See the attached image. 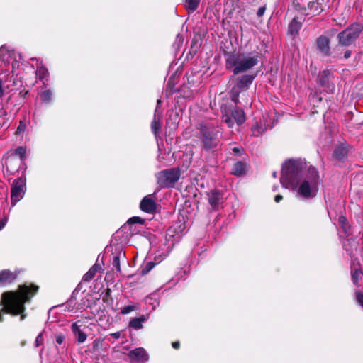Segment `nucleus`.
Segmentation results:
<instances>
[{"instance_id": "f257e3e1", "label": "nucleus", "mask_w": 363, "mask_h": 363, "mask_svg": "<svg viewBox=\"0 0 363 363\" xmlns=\"http://www.w3.org/2000/svg\"><path fill=\"white\" fill-rule=\"evenodd\" d=\"M281 185L286 189H296L298 194L304 199L314 197L320 184L319 172L313 167H307L304 160H289L284 162L280 178Z\"/></svg>"}, {"instance_id": "f03ea898", "label": "nucleus", "mask_w": 363, "mask_h": 363, "mask_svg": "<svg viewBox=\"0 0 363 363\" xmlns=\"http://www.w3.org/2000/svg\"><path fill=\"white\" fill-rule=\"evenodd\" d=\"M38 289L37 286L23 284L18 286L17 291L4 292L1 296V304L3 308L0 311V322L3 320L4 313L21 315V320H23L26 317L23 314L25 311L24 304L36 294Z\"/></svg>"}, {"instance_id": "7ed1b4c3", "label": "nucleus", "mask_w": 363, "mask_h": 363, "mask_svg": "<svg viewBox=\"0 0 363 363\" xmlns=\"http://www.w3.org/2000/svg\"><path fill=\"white\" fill-rule=\"evenodd\" d=\"M225 66L234 74L245 72L258 63V55L239 51L227 52L224 54Z\"/></svg>"}, {"instance_id": "20e7f679", "label": "nucleus", "mask_w": 363, "mask_h": 363, "mask_svg": "<svg viewBox=\"0 0 363 363\" xmlns=\"http://www.w3.org/2000/svg\"><path fill=\"white\" fill-rule=\"evenodd\" d=\"M222 118L229 128L234 123L241 125L245 121V114L242 108L233 106L225 105L221 107Z\"/></svg>"}, {"instance_id": "39448f33", "label": "nucleus", "mask_w": 363, "mask_h": 363, "mask_svg": "<svg viewBox=\"0 0 363 363\" xmlns=\"http://www.w3.org/2000/svg\"><path fill=\"white\" fill-rule=\"evenodd\" d=\"M202 134L201 143L206 150L213 149L217 147L219 140V130L212 125H201Z\"/></svg>"}, {"instance_id": "423d86ee", "label": "nucleus", "mask_w": 363, "mask_h": 363, "mask_svg": "<svg viewBox=\"0 0 363 363\" xmlns=\"http://www.w3.org/2000/svg\"><path fill=\"white\" fill-rule=\"evenodd\" d=\"M362 30V26L359 23H354L346 28L337 35L339 44L342 46H349L354 42Z\"/></svg>"}, {"instance_id": "0eeeda50", "label": "nucleus", "mask_w": 363, "mask_h": 363, "mask_svg": "<svg viewBox=\"0 0 363 363\" xmlns=\"http://www.w3.org/2000/svg\"><path fill=\"white\" fill-rule=\"evenodd\" d=\"M254 79L255 77L250 74H245L237 79V83L230 91V99L235 105L239 103L240 93L247 91Z\"/></svg>"}, {"instance_id": "6e6552de", "label": "nucleus", "mask_w": 363, "mask_h": 363, "mask_svg": "<svg viewBox=\"0 0 363 363\" xmlns=\"http://www.w3.org/2000/svg\"><path fill=\"white\" fill-rule=\"evenodd\" d=\"M158 184L162 187H172L179 180L180 171L178 169H168L157 174Z\"/></svg>"}, {"instance_id": "1a4fd4ad", "label": "nucleus", "mask_w": 363, "mask_h": 363, "mask_svg": "<svg viewBox=\"0 0 363 363\" xmlns=\"http://www.w3.org/2000/svg\"><path fill=\"white\" fill-rule=\"evenodd\" d=\"M26 192V179L19 177L15 179L11 185V205L14 206L17 202L23 199Z\"/></svg>"}, {"instance_id": "9d476101", "label": "nucleus", "mask_w": 363, "mask_h": 363, "mask_svg": "<svg viewBox=\"0 0 363 363\" xmlns=\"http://www.w3.org/2000/svg\"><path fill=\"white\" fill-rule=\"evenodd\" d=\"M307 6L300 8L299 11L304 16H315L323 11L324 0H306Z\"/></svg>"}, {"instance_id": "9b49d317", "label": "nucleus", "mask_w": 363, "mask_h": 363, "mask_svg": "<svg viewBox=\"0 0 363 363\" xmlns=\"http://www.w3.org/2000/svg\"><path fill=\"white\" fill-rule=\"evenodd\" d=\"M334 77L329 70H323L319 75V84L323 91L332 94L335 90V84L333 81Z\"/></svg>"}, {"instance_id": "f8f14e48", "label": "nucleus", "mask_w": 363, "mask_h": 363, "mask_svg": "<svg viewBox=\"0 0 363 363\" xmlns=\"http://www.w3.org/2000/svg\"><path fill=\"white\" fill-rule=\"evenodd\" d=\"M128 357L131 363L145 362L149 359V355L146 350L143 347H138L130 350Z\"/></svg>"}, {"instance_id": "ddd939ff", "label": "nucleus", "mask_w": 363, "mask_h": 363, "mask_svg": "<svg viewBox=\"0 0 363 363\" xmlns=\"http://www.w3.org/2000/svg\"><path fill=\"white\" fill-rule=\"evenodd\" d=\"M140 208L145 213H155L157 208V205L154 199L153 195L149 194L145 196L140 203Z\"/></svg>"}, {"instance_id": "4468645a", "label": "nucleus", "mask_w": 363, "mask_h": 363, "mask_svg": "<svg viewBox=\"0 0 363 363\" xmlns=\"http://www.w3.org/2000/svg\"><path fill=\"white\" fill-rule=\"evenodd\" d=\"M208 203L213 210H218L223 201V194L218 190H211L208 194Z\"/></svg>"}, {"instance_id": "2eb2a0df", "label": "nucleus", "mask_w": 363, "mask_h": 363, "mask_svg": "<svg viewBox=\"0 0 363 363\" xmlns=\"http://www.w3.org/2000/svg\"><path fill=\"white\" fill-rule=\"evenodd\" d=\"M112 256L113 267L116 268L118 272H121L120 262L121 259H124L125 258V252L121 247H117L112 253Z\"/></svg>"}, {"instance_id": "dca6fc26", "label": "nucleus", "mask_w": 363, "mask_h": 363, "mask_svg": "<svg viewBox=\"0 0 363 363\" xmlns=\"http://www.w3.org/2000/svg\"><path fill=\"white\" fill-rule=\"evenodd\" d=\"M318 49L325 55H330V40L328 37L321 35L317 40Z\"/></svg>"}, {"instance_id": "f3484780", "label": "nucleus", "mask_w": 363, "mask_h": 363, "mask_svg": "<svg viewBox=\"0 0 363 363\" xmlns=\"http://www.w3.org/2000/svg\"><path fill=\"white\" fill-rule=\"evenodd\" d=\"M303 21H304V18H301L299 19L298 17L294 18L293 20L291 21V22L289 25V27H288L289 33L292 35H297L299 30L301 28V26H302Z\"/></svg>"}, {"instance_id": "a211bd4d", "label": "nucleus", "mask_w": 363, "mask_h": 363, "mask_svg": "<svg viewBox=\"0 0 363 363\" xmlns=\"http://www.w3.org/2000/svg\"><path fill=\"white\" fill-rule=\"evenodd\" d=\"M17 277L16 272L9 270H3L0 273V282L1 284H9L15 280Z\"/></svg>"}, {"instance_id": "6ab92c4d", "label": "nucleus", "mask_w": 363, "mask_h": 363, "mask_svg": "<svg viewBox=\"0 0 363 363\" xmlns=\"http://www.w3.org/2000/svg\"><path fill=\"white\" fill-rule=\"evenodd\" d=\"M78 323L79 321L72 323V330L76 336L77 342L79 343H82L86 340V335L80 330V325H79Z\"/></svg>"}, {"instance_id": "aec40b11", "label": "nucleus", "mask_w": 363, "mask_h": 363, "mask_svg": "<svg viewBox=\"0 0 363 363\" xmlns=\"http://www.w3.org/2000/svg\"><path fill=\"white\" fill-rule=\"evenodd\" d=\"M247 170V164L241 161L237 162L234 164L231 170V174L235 176H242L245 174Z\"/></svg>"}, {"instance_id": "412c9836", "label": "nucleus", "mask_w": 363, "mask_h": 363, "mask_svg": "<svg viewBox=\"0 0 363 363\" xmlns=\"http://www.w3.org/2000/svg\"><path fill=\"white\" fill-rule=\"evenodd\" d=\"M101 269V265L96 262L89 270L83 276L82 281L84 282L90 281L96 275V274Z\"/></svg>"}, {"instance_id": "4be33fe9", "label": "nucleus", "mask_w": 363, "mask_h": 363, "mask_svg": "<svg viewBox=\"0 0 363 363\" xmlns=\"http://www.w3.org/2000/svg\"><path fill=\"white\" fill-rule=\"evenodd\" d=\"M161 118L162 116L154 114L153 119L151 123V129L155 137L157 136V134L161 128Z\"/></svg>"}, {"instance_id": "5701e85b", "label": "nucleus", "mask_w": 363, "mask_h": 363, "mask_svg": "<svg viewBox=\"0 0 363 363\" xmlns=\"http://www.w3.org/2000/svg\"><path fill=\"white\" fill-rule=\"evenodd\" d=\"M252 133L254 136L258 137L264 133L267 130V125L265 123L260 121L257 123L252 127Z\"/></svg>"}, {"instance_id": "b1692460", "label": "nucleus", "mask_w": 363, "mask_h": 363, "mask_svg": "<svg viewBox=\"0 0 363 363\" xmlns=\"http://www.w3.org/2000/svg\"><path fill=\"white\" fill-rule=\"evenodd\" d=\"M347 154V150L346 148V146L343 145H340L334 150L333 156L338 160H342L345 158V157Z\"/></svg>"}, {"instance_id": "393cba45", "label": "nucleus", "mask_w": 363, "mask_h": 363, "mask_svg": "<svg viewBox=\"0 0 363 363\" xmlns=\"http://www.w3.org/2000/svg\"><path fill=\"white\" fill-rule=\"evenodd\" d=\"M146 320L147 318L144 315H142L139 318H135L130 321L129 326L135 330H139L143 328V323Z\"/></svg>"}, {"instance_id": "a878e982", "label": "nucleus", "mask_w": 363, "mask_h": 363, "mask_svg": "<svg viewBox=\"0 0 363 363\" xmlns=\"http://www.w3.org/2000/svg\"><path fill=\"white\" fill-rule=\"evenodd\" d=\"M201 0H184V6L189 13L194 12L199 7Z\"/></svg>"}, {"instance_id": "bb28decb", "label": "nucleus", "mask_w": 363, "mask_h": 363, "mask_svg": "<svg viewBox=\"0 0 363 363\" xmlns=\"http://www.w3.org/2000/svg\"><path fill=\"white\" fill-rule=\"evenodd\" d=\"M338 221L346 236H349L350 234V226L347 223L346 217L343 216H340Z\"/></svg>"}, {"instance_id": "cd10ccee", "label": "nucleus", "mask_w": 363, "mask_h": 363, "mask_svg": "<svg viewBox=\"0 0 363 363\" xmlns=\"http://www.w3.org/2000/svg\"><path fill=\"white\" fill-rule=\"evenodd\" d=\"M140 308V306L137 303H132L130 305L125 306L121 309V313L123 315L128 314L133 311H137Z\"/></svg>"}, {"instance_id": "c85d7f7f", "label": "nucleus", "mask_w": 363, "mask_h": 363, "mask_svg": "<svg viewBox=\"0 0 363 363\" xmlns=\"http://www.w3.org/2000/svg\"><path fill=\"white\" fill-rule=\"evenodd\" d=\"M40 99L44 103L48 104L51 102L53 94L52 91L50 89H45V91H42L40 95Z\"/></svg>"}, {"instance_id": "c756f323", "label": "nucleus", "mask_w": 363, "mask_h": 363, "mask_svg": "<svg viewBox=\"0 0 363 363\" xmlns=\"http://www.w3.org/2000/svg\"><path fill=\"white\" fill-rule=\"evenodd\" d=\"M36 75L40 80L44 79L48 77V71L45 67L38 66L36 69Z\"/></svg>"}, {"instance_id": "7c9ffc66", "label": "nucleus", "mask_w": 363, "mask_h": 363, "mask_svg": "<svg viewBox=\"0 0 363 363\" xmlns=\"http://www.w3.org/2000/svg\"><path fill=\"white\" fill-rule=\"evenodd\" d=\"M352 280L354 284L358 285L359 284V280L362 279V272L359 269H354L352 270Z\"/></svg>"}, {"instance_id": "2f4dec72", "label": "nucleus", "mask_w": 363, "mask_h": 363, "mask_svg": "<svg viewBox=\"0 0 363 363\" xmlns=\"http://www.w3.org/2000/svg\"><path fill=\"white\" fill-rule=\"evenodd\" d=\"M26 150L23 147H18L14 151V155L18 156L21 161L26 158Z\"/></svg>"}, {"instance_id": "473e14b6", "label": "nucleus", "mask_w": 363, "mask_h": 363, "mask_svg": "<svg viewBox=\"0 0 363 363\" xmlns=\"http://www.w3.org/2000/svg\"><path fill=\"white\" fill-rule=\"evenodd\" d=\"M155 264L152 262H148L145 264V265L141 269L142 274H147L154 267Z\"/></svg>"}, {"instance_id": "72a5a7b5", "label": "nucleus", "mask_w": 363, "mask_h": 363, "mask_svg": "<svg viewBox=\"0 0 363 363\" xmlns=\"http://www.w3.org/2000/svg\"><path fill=\"white\" fill-rule=\"evenodd\" d=\"M26 129V123L25 121H21L16 131V135H21L25 132Z\"/></svg>"}, {"instance_id": "f704fd0d", "label": "nucleus", "mask_w": 363, "mask_h": 363, "mask_svg": "<svg viewBox=\"0 0 363 363\" xmlns=\"http://www.w3.org/2000/svg\"><path fill=\"white\" fill-rule=\"evenodd\" d=\"M356 295V301L358 302V303L363 307V292L360 291H357L355 292Z\"/></svg>"}, {"instance_id": "c9c22d12", "label": "nucleus", "mask_w": 363, "mask_h": 363, "mask_svg": "<svg viewBox=\"0 0 363 363\" xmlns=\"http://www.w3.org/2000/svg\"><path fill=\"white\" fill-rule=\"evenodd\" d=\"M9 52V48L6 45H3L0 47V58L4 60V57Z\"/></svg>"}, {"instance_id": "e433bc0d", "label": "nucleus", "mask_w": 363, "mask_h": 363, "mask_svg": "<svg viewBox=\"0 0 363 363\" xmlns=\"http://www.w3.org/2000/svg\"><path fill=\"white\" fill-rule=\"evenodd\" d=\"M161 105H162V101L160 99H158L157 101V106H156L154 114L162 116V111L160 109Z\"/></svg>"}, {"instance_id": "4c0bfd02", "label": "nucleus", "mask_w": 363, "mask_h": 363, "mask_svg": "<svg viewBox=\"0 0 363 363\" xmlns=\"http://www.w3.org/2000/svg\"><path fill=\"white\" fill-rule=\"evenodd\" d=\"M232 152L235 155H241L244 152V149L242 147H235L232 149Z\"/></svg>"}, {"instance_id": "58836bf2", "label": "nucleus", "mask_w": 363, "mask_h": 363, "mask_svg": "<svg viewBox=\"0 0 363 363\" xmlns=\"http://www.w3.org/2000/svg\"><path fill=\"white\" fill-rule=\"evenodd\" d=\"M129 223H143V220L140 217H132L128 220Z\"/></svg>"}, {"instance_id": "ea45409f", "label": "nucleus", "mask_w": 363, "mask_h": 363, "mask_svg": "<svg viewBox=\"0 0 363 363\" xmlns=\"http://www.w3.org/2000/svg\"><path fill=\"white\" fill-rule=\"evenodd\" d=\"M43 334L42 333H40L35 338V347H38L40 346V345L43 344Z\"/></svg>"}, {"instance_id": "a19ab883", "label": "nucleus", "mask_w": 363, "mask_h": 363, "mask_svg": "<svg viewBox=\"0 0 363 363\" xmlns=\"http://www.w3.org/2000/svg\"><path fill=\"white\" fill-rule=\"evenodd\" d=\"M55 340H56V342L58 345H61L65 341V336L62 335H56Z\"/></svg>"}, {"instance_id": "79ce46f5", "label": "nucleus", "mask_w": 363, "mask_h": 363, "mask_svg": "<svg viewBox=\"0 0 363 363\" xmlns=\"http://www.w3.org/2000/svg\"><path fill=\"white\" fill-rule=\"evenodd\" d=\"M266 11V6H261L258 9L257 15L258 17H262Z\"/></svg>"}, {"instance_id": "37998d69", "label": "nucleus", "mask_w": 363, "mask_h": 363, "mask_svg": "<svg viewBox=\"0 0 363 363\" xmlns=\"http://www.w3.org/2000/svg\"><path fill=\"white\" fill-rule=\"evenodd\" d=\"M20 62L17 60H14L12 62V72L13 73L15 69L18 68Z\"/></svg>"}, {"instance_id": "c03bdc74", "label": "nucleus", "mask_w": 363, "mask_h": 363, "mask_svg": "<svg viewBox=\"0 0 363 363\" xmlns=\"http://www.w3.org/2000/svg\"><path fill=\"white\" fill-rule=\"evenodd\" d=\"M111 337H113L114 339H119L121 337V333L120 332H116L110 334Z\"/></svg>"}, {"instance_id": "a18cd8bd", "label": "nucleus", "mask_w": 363, "mask_h": 363, "mask_svg": "<svg viewBox=\"0 0 363 363\" xmlns=\"http://www.w3.org/2000/svg\"><path fill=\"white\" fill-rule=\"evenodd\" d=\"M352 52L350 50H347L344 53V57L345 59L350 58L351 57Z\"/></svg>"}, {"instance_id": "49530a36", "label": "nucleus", "mask_w": 363, "mask_h": 363, "mask_svg": "<svg viewBox=\"0 0 363 363\" xmlns=\"http://www.w3.org/2000/svg\"><path fill=\"white\" fill-rule=\"evenodd\" d=\"M4 91L2 86V81L0 79V97L3 96Z\"/></svg>"}, {"instance_id": "de8ad7c7", "label": "nucleus", "mask_w": 363, "mask_h": 363, "mask_svg": "<svg viewBox=\"0 0 363 363\" xmlns=\"http://www.w3.org/2000/svg\"><path fill=\"white\" fill-rule=\"evenodd\" d=\"M6 223V219L1 220L0 221V230L5 226Z\"/></svg>"}, {"instance_id": "09e8293b", "label": "nucleus", "mask_w": 363, "mask_h": 363, "mask_svg": "<svg viewBox=\"0 0 363 363\" xmlns=\"http://www.w3.org/2000/svg\"><path fill=\"white\" fill-rule=\"evenodd\" d=\"M283 199L282 196L281 195H277L274 198V201L277 202V203H279L281 199Z\"/></svg>"}, {"instance_id": "8fccbe9b", "label": "nucleus", "mask_w": 363, "mask_h": 363, "mask_svg": "<svg viewBox=\"0 0 363 363\" xmlns=\"http://www.w3.org/2000/svg\"><path fill=\"white\" fill-rule=\"evenodd\" d=\"M172 345L173 348L179 349L180 344L179 342H172Z\"/></svg>"}, {"instance_id": "3c124183", "label": "nucleus", "mask_w": 363, "mask_h": 363, "mask_svg": "<svg viewBox=\"0 0 363 363\" xmlns=\"http://www.w3.org/2000/svg\"><path fill=\"white\" fill-rule=\"evenodd\" d=\"M5 124V118L0 116V128H2Z\"/></svg>"}, {"instance_id": "603ef678", "label": "nucleus", "mask_w": 363, "mask_h": 363, "mask_svg": "<svg viewBox=\"0 0 363 363\" xmlns=\"http://www.w3.org/2000/svg\"><path fill=\"white\" fill-rule=\"evenodd\" d=\"M313 99H316L317 100H318L319 101H321V98H318L317 94H313V96H312Z\"/></svg>"}, {"instance_id": "864d4df0", "label": "nucleus", "mask_w": 363, "mask_h": 363, "mask_svg": "<svg viewBox=\"0 0 363 363\" xmlns=\"http://www.w3.org/2000/svg\"><path fill=\"white\" fill-rule=\"evenodd\" d=\"M272 176H273V177L276 178L277 177V172H274L273 174H272Z\"/></svg>"}, {"instance_id": "5fc2aeb1", "label": "nucleus", "mask_w": 363, "mask_h": 363, "mask_svg": "<svg viewBox=\"0 0 363 363\" xmlns=\"http://www.w3.org/2000/svg\"><path fill=\"white\" fill-rule=\"evenodd\" d=\"M298 6H299V8H297L296 9H297L298 11H299L298 9H299L300 8H302V6H300V4H298ZM303 7H304V6H303Z\"/></svg>"}, {"instance_id": "6e6d98bb", "label": "nucleus", "mask_w": 363, "mask_h": 363, "mask_svg": "<svg viewBox=\"0 0 363 363\" xmlns=\"http://www.w3.org/2000/svg\"><path fill=\"white\" fill-rule=\"evenodd\" d=\"M276 190H277V187L274 186L273 191H276Z\"/></svg>"}]
</instances>
